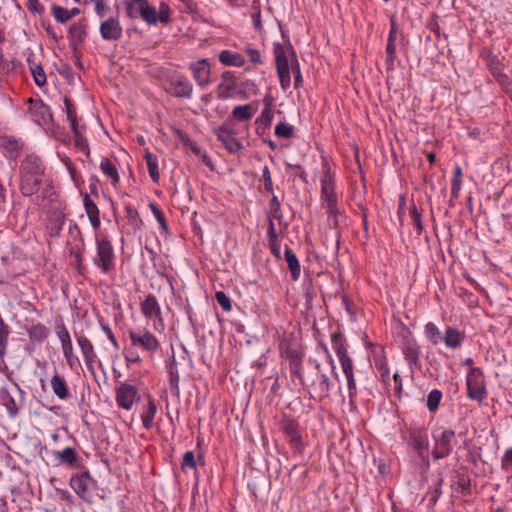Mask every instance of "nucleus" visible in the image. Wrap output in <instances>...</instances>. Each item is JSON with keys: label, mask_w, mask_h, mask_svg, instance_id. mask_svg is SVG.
Wrapping results in <instances>:
<instances>
[{"label": "nucleus", "mask_w": 512, "mask_h": 512, "mask_svg": "<svg viewBox=\"0 0 512 512\" xmlns=\"http://www.w3.org/2000/svg\"><path fill=\"white\" fill-rule=\"evenodd\" d=\"M46 166L37 154H28L19 166L20 191L23 196L36 194L42 185Z\"/></svg>", "instance_id": "obj_1"}, {"label": "nucleus", "mask_w": 512, "mask_h": 512, "mask_svg": "<svg viewBox=\"0 0 512 512\" xmlns=\"http://www.w3.org/2000/svg\"><path fill=\"white\" fill-rule=\"evenodd\" d=\"M310 363H312V367L306 374H303L301 369L300 375L294 376V378L299 380L310 399L321 401L329 396L333 383L319 362L313 360Z\"/></svg>", "instance_id": "obj_2"}, {"label": "nucleus", "mask_w": 512, "mask_h": 512, "mask_svg": "<svg viewBox=\"0 0 512 512\" xmlns=\"http://www.w3.org/2000/svg\"><path fill=\"white\" fill-rule=\"evenodd\" d=\"M96 256L93 263L100 268L103 274L110 273L115 268V253L113 246L107 237L95 236Z\"/></svg>", "instance_id": "obj_3"}, {"label": "nucleus", "mask_w": 512, "mask_h": 512, "mask_svg": "<svg viewBox=\"0 0 512 512\" xmlns=\"http://www.w3.org/2000/svg\"><path fill=\"white\" fill-rule=\"evenodd\" d=\"M408 444L415 451L423 466L429 467V439L426 429L411 427L408 429Z\"/></svg>", "instance_id": "obj_4"}, {"label": "nucleus", "mask_w": 512, "mask_h": 512, "mask_svg": "<svg viewBox=\"0 0 512 512\" xmlns=\"http://www.w3.org/2000/svg\"><path fill=\"white\" fill-rule=\"evenodd\" d=\"M398 341L405 360L412 368L419 365L420 346L414 338L412 332L406 327H402L398 332Z\"/></svg>", "instance_id": "obj_5"}, {"label": "nucleus", "mask_w": 512, "mask_h": 512, "mask_svg": "<svg viewBox=\"0 0 512 512\" xmlns=\"http://www.w3.org/2000/svg\"><path fill=\"white\" fill-rule=\"evenodd\" d=\"M281 356L289 359V371L292 378L300 375L304 350L288 339H283L279 344Z\"/></svg>", "instance_id": "obj_6"}, {"label": "nucleus", "mask_w": 512, "mask_h": 512, "mask_svg": "<svg viewBox=\"0 0 512 512\" xmlns=\"http://www.w3.org/2000/svg\"><path fill=\"white\" fill-rule=\"evenodd\" d=\"M467 396L471 400L481 403L487 397V390L483 372L478 367H473L466 377Z\"/></svg>", "instance_id": "obj_7"}, {"label": "nucleus", "mask_w": 512, "mask_h": 512, "mask_svg": "<svg viewBox=\"0 0 512 512\" xmlns=\"http://www.w3.org/2000/svg\"><path fill=\"white\" fill-rule=\"evenodd\" d=\"M126 14L129 18L141 17L147 24L155 25L158 22L157 10L146 0H130L127 2Z\"/></svg>", "instance_id": "obj_8"}, {"label": "nucleus", "mask_w": 512, "mask_h": 512, "mask_svg": "<svg viewBox=\"0 0 512 512\" xmlns=\"http://www.w3.org/2000/svg\"><path fill=\"white\" fill-rule=\"evenodd\" d=\"M70 486L79 498L87 503H91V492L96 489L97 482L91 477L89 471H84L71 477Z\"/></svg>", "instance_id": "obj_9"}, {"label": "nucleus", "mask_w": 512, "mask_h": 512, "mask_svg": "<svg viewBox=\"0 0 512 512\" xmlns=\"http://www.w3.org/2000/svg\"><path fill=\"white\" fill-rule=\"evenodd\" d=\"M280 428L288 439L292 449L302 452L305 448L298 422L289 415L284 414L280 421Z\"/></svg>", "instance_id": "obj_10"}, {"label": "nucleus", "mask_w": 512, "mask_h": 512, "mask_svg": "<svg viewBox=\"0 0 512 512\" xmlns=\"http://www.w3.org/2000/svg\"><path fill=\"white\" fill-rule=\"evenodd\" d=\"M434 447L432 456L435 460L449 456L456 445L455 432L451 429H444L438 435L434 434Z\"/></svg>", "instance_id": "obj_11"}, {"label": "nucleus", "mask_w": 512, "mask_h": 512, "mask_svg": "<svg viewBox=\"0 0 512 512\" xmlns=\"http://www.w3.org/2000/svg\"><path fill=\"white\" fill-rule=\"evenodd\" d=\"M274 55L276 61V71L280 80V85L283 90L290 87L291 75L289 60L286 55V49L281 43L274 44Z\"/></svg>", "instance_id": "obj_12"}, {"label": "nucleus", "mask_w": 512, "mask_h": 512, "mask_svg": "<svg viewBox=\"0 0 512 512\" xmlns=\"http://www.w3.org/2000/svg\"><path fill=\"white\" fill-rule=\"evenodd\" d=\"M29 114L33 122L39 126H47L53 123L50 107L42 99L28 98Z\"/></svg>", "instance_id": "obj_13"}, {"label": "nucleus", "mask_w": 512, "mask_h": 512, "mask_svg": "<svg viewBox=\"0 0 512 512\" xmlns=\"http://www.w3.org/2000/svg\"><path fill=\"white\" fill-rule=\"evenodd\" d=\"M320 198L324 207L338 204L335 193V178L327 164L323 165V176L321 178V195Z\"/></svg>", "instance_id": "obj_14"}, {"label": "nucleus", "mask_w": 512, "mask_h": 512, "mask_svg": "<svg viewBox=\"0 0 512 512\" xmlns=\"http://www.w3.org/2000/svg\"><path fill=\"white\" fill-rule=\"evenodd\" d=\"M138 399L139 393L136 386L128 383H119L116 386L115 400L119 408L130 410Z\"/></svg>", "instance_id": "obj_15"}, {"label": "nucleus", "mask_w": 512, "mask_h": 512, "mask_svg": "<svg viewBox=\"0 0 512 512\" xmlns=\"http://www.w3.org/2000/svg\"><path fill=\"white\" fill-rule=\"evenodd\" d=\"M129 338L131 340L132 346H139L151 354H154L160 348L158 339L147 330L142 332L130 330Z\"/></svg>", "instance_id": "obj_16"}, {"label": "nucleus", "mask_w": 512, "mask_h": 512, "mask_svg": "<svg viewBox=\"0 0 512 512\" xmlns=\"http://www.w3.org/2000/svg\"><path fill=\"white\" fill-rule=\"evenodd\" d=\"M214 133L230 153H238L243 148L242 143L235 137V132L226 125L219 126Z\"/></svg>", "instance_id": "obj_17"}, {"label": "nucleus", "mask_w": 512, "mask_h": 512, "mask_svg": "<svg viewBox=\"0 0 512 512\" xmlns=\"http://www.w3.org/2000/svg\"><path fill=\"white\" fill-rule=\"evenodd\" d=\"M99 31L101 37L107 41H117L123 34V28L118 18L115 17H110L101 22Z\"/></svg>", "instance_id": "obj_18"}, {"label": "nucleus", "mask_w": 512, "mask_h": 512, "mask_svg": "<svg viewBox=\"0 0 512 512\" xmlns=\"http://www.w3.org/2000/svg\"><path fill=\"white\" fill-rule=\"evenodd\" d=\"M190 70L193 78L201 88L210 84V64L207 59H200L190 64Z\"/></svg>", "instance_id": "obj_19"}, {"label": "nucleus", "mask_w": 512, "mask_h": 512, "mask_svg": "<svg viewBox=\"0 0 512 512\" xmlns=\"http://www.w3.org/2000/svg\"><path fill=\"white\" fill-rule=\"evenodd\" d=\"M53 456L59 464H66L71 468H81L83 460L77 455L72 447H66L62 451H54Z\"/></svg>", "instance_id": "obj_20"}, {"label": "nucleus", "mask_w": 512, "mask_h": 512, "mask_svg": "<svg viewBox=\"0 0 512 512\" xmlns=\"http://www.w3.org/2000/svg\"><path fill=\"white\" fill-rule=\"evenodd\" d=\"M141 313L146 319H159L162 321L160 304L153 294H148L140 304Z\"/></svg>", "instance_id": "obj_21"}, {"label": "nucleus", "mask_w": 512, "mask_h": 512, "mask_svg": "<svg viewBox=\"0 0 512 512\" xmlns=\"http://www.w3.org/2000/svg\"><path fill=\"white\" fill-rule=\"evenodd\" d=\"M75 338L83 354L85 364L88 368H92V365L97 358L92 342L82 334L79 335L75 333Z\"/></svg>", "instance_id": "obj_22"}, {"label": "nucleus", "mask_w": 512, "mask_h": 512, "mask_svg": "<svg viewBox=\"0 0 512 512\" xmlns=\"http://www.w3.org/2000/svg\"><path fill=\"white\" fill-rule=\"evenodd\" d=\"M171 93L175 97L190 98L193 92L191 82L185 77H178L170 82Z\"/></svg>", "instance_id": "obj_23"}, {"label": "nucleus", "mask_w": 512, "mask_h": 512, "mask_svg": "<svg viewBox=\"0 0 512 512\" xmlns=\"http://www.w3.org/2000/svg\"><path fill=\"white\" fill-rule=\"evenodd\" d=\"M327 217H328V224L330 228L336 230V237L337 240L340 238V232L339 229L341 227L343 219H345L344 212L339 208V205H330L325 207Z\"/></svg>", "instance_id": "obj_24"}, {"label": "nucleus", "mask_w": 512, "mask_h": 512, "mask_svg": "<svg viewBox=\"0 0 512 512\" xmlns=\"http://www.w3.org/2000/svg\"><path fill=\"white\" fill-rule=\"evenodd\" d=\"M87 36L86 27L81 23L73 24L69 29V41L70 46L73 50H77L78 47L85 41Z\"/></svg>", "instance_id": "obj_25"}, {"label": "nucleus", "mask_w": 512, "mask_h": 512, "mask_svg": "<svg viewBox=\"0 0 512 512\" xmlns=\"http://www.w3.org/2000/svg\"><path fill=\"white\" fill-rule=\"evenodd\" d=\"M65 222V215L60 212H54L48 219L47 222V233L51 237H59Z\"/></svg>", "instance_id": "obj_26"}, {"label": "nucleus", "mask_w": 512, "mask_h": 512, "mask_svg": "<svg viewBox=\"0 0 512 512\" xmlns=\"http://www.w3.org/2000/svg\"><path fill=\"white\" fill-rule=\"evenodd\" d=\"M50 335V329L43 323L32 324L28 329V336L32 343H43Z\"/></svg>", "instance_id": "obj_27"}, {"label": "nucleus", "mask_w": 512, "mask_h": 512, "mask_svg": "<svg viewBox=\"0 0 512 512\" xmlns=\"http://www.w3.org/2000/svg\"><path fill=\"white\" fill-rule=\"evenodd\" d=\"M481 57L485 60L486 65L492 75L503 71L504 63L501 59L492 53L491 49L483 48L481 51Z\"/></svg>", "instance_id": "obj_28"}, {"label": "nucleus", "mask_w": 512, "mask_h": 512, "mask_svg": "<svg viewBox=\"0 0 512 512\" xmlns=\"http://www.w3.org/2000/svg\"><path fill=\"white\" fill-rule=\"evenodd\" d=\"M464 337L465 336L458 329L449 326L446 328L442 340L447 347L456 349L462 345Z\"/></svg>", "instance_id": "obj_29"}, {"label": "nucleus", "mask_w": 512, "mask_h": 512, "mask_svg": "<svg viewBox=\"0 0 512 512\" xmlns=\"http://www.w3.org/2000/svg\"><path fill=\"white\" fill-rule=\"evenodd\" d=\"M50 383L54 394L59 399L66 400L70 397L66 381L57 372L51 378Z\"/></svg>", "instance_id": "obj_30"}, {"label": "nucleus", "mask_w": 512, "mask_h": 512, "mask_svg": "<svg viewBox=\"0 0 512 512\" xmlns=\"http://www.w3.org/2000/svg\"><path fill=\"white\" fill-rule=\"evenodd\" d=\"M157 413V406L151 396H148L147 405L144 407L143 413L141 414V420L143 427L146 430H150L153 427V421Z\"/></svg>", "instance_id": "obj_31"}, {"label": "nucleus", "mask_w": 512, "mask_h": 512, "mask_svg": "<svg viewBox=\"0 0 512 512\" xmlns=\"http://www.w3.org/2000/svg\"><path fill=\"white\" fill-rule=\"evenodd\" d=\"M331 343L338 359L349 357L346 340L341 331H336L331 334Z\"/></svg>", "instance_id": "obj_32"}, {"label": "nucleus", "mask_w": 512, "mask_h": 512, "mask_svg": "<svg viewBox=\"0 0 512 512\" xmlns=\"http://www.w3.org/2000/svg\"><path fill=\"white\" fill-rule=\"evenodd\" d=\"M1 147L6 152L5 156L9 159L15 160L19 156L20 144L19 141L12 136H4L1 139Z\"/></svg>", "instance_id": "obj_33"}, {"label": "nucleus", "mask_w": 512, "mask_h": 512, "mask_svg": "<svg viewBox=\"0 0 512 512\" xmlns=\"http://www.w3.org/2000/svg\"><path fill=\"white\" fill-rule=\"evenodd\" d=\"M453 483L460 489L463 496L471 494V479L465 470L456 471Z\"/></svg>", "instance_id": "obj_34"}, {"label": "nucleus", "mask_w": 512, "mask_h": 512, "mask_svg": "<svg viewBox=\"0 0 512 512\" xmlns=\"http://www.w3.org/2000/svg\"><path fill=\"white\" fill-rule=\"evenodd\" d=\"M102 173L111 180L112 185H116L120 181L118 169L115 164L107 157L102 158L100 162Z\"/></svg>", "instance_id": "obj_35"}, {"label": "nucleus", "mask_w": 512, "mask_h": 512, "mask_svg": "<svg viewBox=\"0 0 512 512\" xmlns=\"http://www.w3.org/2000/svg\"><path fill=\"white\" fill-rule=\"evenodd\" d=\"M219 61L227 66L242 67L245 64L244 57L230 50H223L219 54Z\"/></svg>", "instance_id": "obj_36"}, {"label": "nucleus", "mask_w": 512, "mask_h": 512, "mask_svg": "<svg viewBox=\"0 0 512 512\" xmlns=\"http://www.w3.org/2000/svg\"><path fill=\"white\" fill-rule=\"evenodd\" d=\"M285 260L291 272L292 279L295 281L298 280L301 273L300 262L296 254L289 248V246L285 247Z\"/></svg>", "instance_id": "obj_37"}, {"label": "nucleus", "mask_w": 512, "mask_h": 512, "mask_svg": "<svg viewBox=\"0 0 512 512\" xmlns=\"http://www.w3.org/2000/svg\"><path fill=\"white\" fill-rule=\"evenodd\" d=\"M168 372H169V384H170L171 393L175 396H179L180 375H179V370H178V366H177L175 357L172 358L171 363L168 365Z\"/></svg>", "instance_id": "obj_38"}, {"label": "nucleus", "mask_w": 512, "mask_h": 512, "mask_svg": "<svg viewBox=\"0 0 512 512\" xmlns=\"http://www.w3.org/2000/svg\"><path fill=\"white\" fill-rule=\"evenodd\" d=\"M55 333L61 343V347L72 344L69 331L60 315L55 318Z\"/></svg>", "instance_id": "obj_39"}, {"label": "nucleus", "mask_w": 512, "mask_h": 512, "mask_svg": "<svg viewBox=\"0 0 512 512\" xmlns=\"http://www.w3.org/2000/svg\"><path fill=\"white\" fill-rule=\"evenodd\" d=\"M144 159L146 161L148 173H149L151 180L154 183H158L159 178H160V174H159V170H158V157L156 155L152 154L151 152L146 151V153L144 154Z\"/></svg>", "instance_id": "obj_40"}, {"label": "nucleus", "mask_w": 512, "mask_h": 512, "mask_svg": "<svg viewBox=\"0 0 512 512\" xmlns=\"http://www.w3.org/2000/svg\"><path fill=\"white\" fill-rule=\"evenodd\" d=\"M255 111L250 104L238 105L232 110V117L240 122L248 121L253 117Z\"/></svg>", "instance_id": "obj_41"}, {"label": "nucleus", "mask_w": 512, "mask_h": 512, "mask_svg": "<svg viewBox=\"0 0 512 512\" xmlns=\"http://www.w3.org/2000/svg\"><path fill=\"white\" fill-rule=\"evenodd\" d=\"M31 57L32 56H29L27 58V62L30 64L31 74H32V76L34 78V81H35L36 85L39 86V87H42L47 82L46 74L44 72L43 67L41 65H39V64H35L32 61Z\"/></svg>", "instance_id": "obj_42"}, {"label": "nucleus", "mask_w": 512, "mask_h": 512, "mask_svg": "<svg viewBox=\"0 0 512 512\" xmlns=\"http://www.w3.org/2000/svg\"><path fill=\"white\" fill-rule=\"evenodd\" d=\"M1 401L2 404L6 407L10 417H16L18 415L19 406L15 399L5 389L1 391Z\"/></svg>", "instance_id": "obj_43"}, {"label": "nucleus", "mask_w": 512, "mask_h": 512, "mask_svg": "<svg viewBox=\"0 0 512 512\" xmlns=\"http://www.w3.org/2000/svg\"><path fill=\"white\" fill-rule=\"evenodd\" d=\"M426 337L433 345H437L442 341L443 337L438 327L433 322H428L424 327Z\"/></svg>", "instance_id": "obj_44"}, {"label": "nucleus", "mask_w": 512, "mask_h": 512, "mask_svg": "<svg viewBox=\"0 0 512 512\" xmlns=\"http://www.w3.org/2000/svg\"><path fill=\"white\" fill-rule=\"evenodd\" d=\"M9 334V326L4 322L3 318L0 316V358H3L6 354Z\"/></svg>", "instance_id": "obj_45"}, {"label": "nucleus", "mask_w": 512, "mask_h": 512, "mask_svg": "<svg viewBox=\"0 0 512 512\" xmlns=\"http://www.w3.org/2000/svg\"><path fill=\"white\" fill-rule=\"evenodd\" d=\"M126 217L128 222L134 229H140L142 225V220L136 208L132 205L128 204L125 206Z\"/></svg>", "instance_id": "obj_46"}, {"label": "nucleus", "mask_w": 512, "mask_h": 512, "mask_svg": "<svg viewBox=\"0 0 512 512\" xmlns=\"http://www.w3.org/2000/svg\"><path fill=\"white\" fill-rule=\"evenodd\" d=\"M386 59L385 64L387 71H392L394 69V62L396 60V41H388L386 45Z\"/></svg>", "instance_id": "obj_47"}, {"label": "nucleus", "mask_w": 512, "mask_h": 512, "mask_svg": "<svg viewBox=\"0 0 512 512\" xmlns=\"http://www.w3.org/2000/svg\"><path fill=\"white\" fill-rule=\"evenodd\" d=\"M63 356L66 360V363L71 369L76 368L80 365V361L77 355L74 354L73 345H67L62 347Z\"/></svg>", "instance_id": "obj_48"}, {"label": "nucleus", "mask_w": 512, "mask_h": 512, "mask_svg": "<svg viewBox=\"0 0 512 512\" xmlns=\"http://www.w3.org/2000/svg\"><path fill=\"white\" fill-rule=\"evenodd\" d=\"M273 116L274 113L271 109V104L268 103L262 110L261 115L257 118L256 123H259L264 129H267L271 126Z\"/></svg>", "instance_id": "obj_49"}, {"label": "nucleus", "mask_w": 512, "mask_h": 512, "mask_svg": "<svg viewBox=\"0 0 512 512\" xmlns=\"http://www.w3.org/2000/svg\"><path fill=\"white\" fill-rule=\"evenodd\" d=\"M442 399V392L438 389L430 391L427 397V408L430 412H436Z\"/></svg>", "instance_id": "obj_50"}, {"label": "nucleus", "mask_w": 512, "mask_h": 512, "mask_svg": "<svg viewBox=\"0 0 512 512\" xmlns=\"http://www.w3.org/2000/svg\"><path fill=\"white\" fill-rule=\"evenodd\" d=\"M288 49H290L292 58H293L292 63H291V70L294 74V85H295V88H298L302 84V75H301V71H300L299 62L296 58V54H295L293 47L289 46Z\"/></svg>", "instance_id": "obj_51"}, {"label": "nucleus", "mask_w": 512, "mask_h": 512, "mask_svg": "<svg viewBox=\"0 0 512 512\" xmlns=\"http://www.w3.org/2000/svg\"><path fill=\"white\" fill-rule=\"evenodd\" d=\"M51 13L55 20L59 23L64 24L70 20L68 9L58 6L56 4L52 5Z\"/></svg>", "instance_id": "obj_52"}, {"label": "nucleus", "mask_w": 512, "mask_h": 512, "mask_svg": "<svg viewBox=\"0 0 512 512\" xmlns=\"http://www.w3.org/2000/svg\"><path fill=\"white\" fill-rule=\"evenodd\" d=\"M375 367L380 373V377L384 383H387L390 378V370L385 358L375 359Z\"/></svg>", "instance_id": "obj_53"}, {"label": "nucleus", "mask_w": 512, "mask_h": 512, "mask_svg": "<svg viewBox=\"0 0 512 512\" xmlns=\"http://www.w3.org/2000/svg\"><path fill=\"white\" fill-rule=\"evenodd\" d=\"M149 207H150L153 215L155 216L156 220L160 224L162 230L165 233H168V224L165 219L164 213L161 211V209L155 203H150Z\"/></svg>", "instance_id": "obj_54"}, {"label": "nucleus", "mask_w": 512, "mask_h": 512, "mask_svg": "<svg viewBox=\"0 0 512 512\" xmlns=\"http://www.w3.org/2000/svg\"><path fill=\"white\" fill-rule=\"evenodd\" d=\"M274 132L279 138L290 139L293 136V127L289 124L280 122L276 125Z\"/></svg>", "instance_id": "obj_55"}, {"label": "nucleus", "mask_w": 512, "mask_h": 512, "mask_svg": "<svg viewBox=\"0 0 512 512\" xmlns=\"http://www.w3.org/2000/svg\"><path fill=\"white\" fill-rule=\"evenodd\" d=\"M83 205L86 211V214L88 217L94 216V215H100V211L98 209V206L95 204V202L90 198V196L85 193L83 196Z\"/></svg>", "instance_id": "obj_56"}, {"label": "nucleus", "mask_w": 512, "mask_h": 512, "mask_svg": "<svg viewBox=\"0 0 512 512\" xmlns=\"http://www.w3.org/2000/svg\"><path fill=\"white\" fill-rule=\"evenodd\" d=\"M410 217L412 219L413 225L416 228V232L420 235L423 232V224L421 214L418 212L416 205L413 203L410 208Z\"/></svg>", "instance_id": "obj_57"}, {"label": "nucleus", "mask_w": 512, "mask_h": 512, "mask_svg": "<svg viewBox=\"0 0 512 512\" xmlns=\"http://www.w3.org/2000/svg\"><path fill=\"white\" fill-rule=\"evenodd\" d=\"M270 213L271 216L279 221L283 218L282 211H281V204L277 196L273 195L270 202Z\"/></svg>", "instance_id": "obj_58"}, {"label": "nucleus", "mask_w": 512, "mask_h": 512, "mask_svg": "<svg viewBox=\"0 0 512 512\" xmlns=\"http://www.w3.org/2000/svg\"><path fill=\"white\" fill-rule=\"evenodd\" d=\"M215 298H216V301L218 302V304L221 306V308L226 311V312H229L231 311L232 309V304H231V300L230 298L226 295L225 292L223 291H217L216 294H215Z\"/></svg>", "instance_id": "obj_59"}, {"label": "nucleus", "mask_w": 512, "mask_h": 512, "mask_svg": "<svg viewBox=\"0 0 512 512\" xmlns=\"http://www.w3.org/2000/svg\"><path fill=\"white\" fill-rule=\"evenodd\" d=\"M347 379L349 398L353 399L357 395V386L354 378V371L344 374Z\"/></svg>", "instance_id": "obj_60"}, {"label": "nucleus", "mask_w": 512, "mask_h": 512, "mask_svg": "<svg viewBox=\"0 0 512 512\" xmlns=\"http://www.w3.org/2000/svg\"><path fill=\"white\" fill-rule=\"evenodd\" d=\"M263 180H264V189L268 193L274 192L273 182L271 173L268 166H264L263 168Z\"/></svg>", "instance_id": "obj_61"}, {"label": "nucleus", "mask_w": 512, "mask_h": 512, "mask_svg": "<svg viewBox=\"0 0 512 512\" xmlns=\"http://www.w3.org/2000/svg\"><path fill=\"white\" fill-rule=\"evenodd\" d=\"M196 460H195V454L193 451H187L185 452V454L183 455V460H182V468H186V467H189V468H192V469H195L196 468Z\"/></svg>", "instance_id": "obj_62"}, {"label": "nucleus", "mask_w": 512, "mask_h": 512, "mask_svg": "<svg viewBox=\"0 0 512 512\" xmlns=\"http://www.w3.org/2000/svg\"><path fill=\"white\" fill-rule=\"evenodd\" d=\"M158 21L161 23H167L170 18L169 6L165 3H161L159 12H157Z\"/></svg>", "instance_id": "obj_63"}, {"label": "nucleus", "mask_w": 512, "mask_h": 512, "mask_svg": "<svg viewBox=\"0 0 512 512\" xmlns=\"http://www.w3.org/2000/svg\"><path fill=\"white\" fill-rule=\"evenodd\" d=\"M501 468L503 470L512 469V447L508 448L501 458Z\"/></svg>", "instance_id": "obj_64"}]
</instances>
